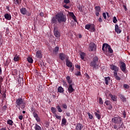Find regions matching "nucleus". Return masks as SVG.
I'll return each mask as SVG.
<instances>
[{
  "label": "nucleus",
  "instance_id": "obj_52",
  "mask_svg": "<svg viewBox=\"0 0 130 130\" xmlns=\"http://www.w3.org/2000/svg\"><path fill=\"white\" fill-rule=\"evenodd\" d=\"M52 22L53 23H55L56 22V20L55 19V17H53L52 19Z\"/></svg>",
  "mask_w": 130,
  "mask_h": 130
},
{
  "label": "nucleus",
  "instance_id": "obj_36",
  "mask_svg": "<svg viewBox=\"0 0 130 130\" xmlns=\"http://www.w3.org/2000/svg\"><path fill=\"white\" fill-rule=\"evenodd\" d=\"M59 50V48L58 47H55L53 50L54 53H56Z\"/></svg>",
  "mask_w": 130,
  "mask_h": 130
},
{
  "label": "nucleus",
  "instance_id": "obj_58",
  "mask_svg": "<svg viewBox=\"0 0 130 130\" xmlns=\"http://www.w3.org/2000/svg\"><path fill=\"white\" fill-rule=\"evenodd\" d=\"M108 109H109L110 110H111V109H112V106H111V105H109V107H108Z\"/></svg>",
  "mask_w": 130,
  "mask_h": 130
},
{
  "label": "nucleus",
  "instance_id": "obj_32",
  "mask_svg": "<svg viewBox=\"0 0 130 130\" xmlns=\"http://www.w3.org/2000/svg\"><path fill=\"white\" fill-rule=\"evenodd\" d=\"M27 59V61L29 63H33V59L32 58V57H28Z\"/></svg>",
  "mask_w": 130,
  "mask_h": 130
},
{
  "label": "nucleus",
  "instance_id": "obj_41",
  "mask_svg": "<svg viewBox=\"0 0 130 130\" xmlns=\"http://www.w3.org/2000/svg\"><path fill=\"white\" fill-rule=\"evenodd\" d=\"M113 22L115 24L117 23V19H116V17L114 16L113 19Z\"/></svg>",
  "mask_w": 130,
  "mask_h": 130
},
{
  "label": "nucleus",
  "instance_id": "obj_53",
  "mask_svg": "<svg viewBox=\"0 0 130 130\" xmlns=\"http://www.w3.org/2000/svg\"><path fill=\"white\" fill-rule=\"evenodd\" d=\"M18 118L20 119V120H22V119H23V115H21L19 116Z\"/></svg>",
  "mask_w": 130,
  "mask_h": 130
},
{
  "label": "nucleus",
  "instance_id": "obj_54",
  "mask_svg": "<svg viewBox=\"0 0 130 130\" xmlns=\"http://www.w3.org/2000/svg\"><path fill=\"white\" fill-rule=\"evenodd\" d=\"M64 3H65V4H69L70 0H64Z\"/></svg>",
  "mask_w": 130,
  "mask_h": 130
},
{
  "label": "nucleus",
  "instance_id": "obj_63",
  "mask_svg": "<svg viewBox=\"0 0 130 130\" xmlns=\"http://www.w3.org/2000/svg\"><path fill=\"white\" fill-rule=\"evenodd\" d=\"M40 16H43V13H40Z\"/></svg>",
  "mask_w": 130,
  "mask_h": 130
},
{
  "label": "nucleus",
  "instance_id": "obj_10",
  "mask_svg": "<svg viewBox=\"0 0 130 130\" xmlns=\"http://www.w3.org/2000/svg\"><path fill=\"white\" fill-rule=\"evenodd\" d=\"M68 58V56L62 53L59 54V58L61 60H64L66 58Z\"/></svg>",
  "mask_w": 130,
  "mask_h": 130
},
{
  "label": "nucleus",
  "instance_id": "obj_61",
  "mask_svg": "<svg viewBox=\"0 0 130 130\" xmlns=\"http://www.w3.org/2000/svg\"><path fill=\"white\" fill-rule=\"evenodd\" d=\"M79 10L80 11V12H83L81 8H79Z\"/></svg>",
  "mask_w": 130,
  "mask_h": 130
},
{
  "label": "nucleus",
  "instance_id": "obj_51",
  "mask_svg": "<svg viewBox=\"0 0 130 130\" xmlns=\"http://www.w3.org/2000/svg\"><path fill=\"white\" fill-rule=\"evenodd\" d=\"M75 68H76V69H78V70H80L81 69V66H80V65L76 64L75 65Z\"/></svg>",
  "mask_w": 130,
  "mask_h": 130
},
{
  "label": "nucleus",
  "instance_id": "obj_46",
  "mask_svg": "<svg viewBox=\"0 0 130 130\" xmlns=\"http://www.w3.org/2000/svg\"><path fill=\"white\" fill-rule=\"evenodd\" d=\"M33 115H34V117H35V118H36V117H37L38 116V114H37V113H36V112L33 113Z\"/></svg>",
  "mask_w": 130,
  "mask_h": 130
},
{
  "label": "nucleus",
  "instance_id": "obj_11",
  "mask_svg": "<svg viewBox=\"0 0 130 130\" xmlns=\"http://www.w3.org/2000/svg\"><path fill=\"white\" fill-rule=\"evenodd\" d=\"M120 68L122 72H125V70H126V66L124 62H122L121 63Z\"/></svg>",
  "mask_w": 130,
  "mask_h": 130
},
{
  "label": "nucleus",
  "instance_id": "obj_56",
  "mask_svg": "<svg viewBox=\"0 0 130 130\" xmlns=\"http://www.w3.org/2000/svg\"><path fill=\"white\" fill-rule=\"evenodd\" d=\"M99 21L100 22V23L103 22V20H102V18H101V17H100L99 19Z\"/></svg>",
  "mask_w": 130,
  "mask_h": 130
},
{
  "label": "nucleus",
  "instance_id": "obj_1",
  "mask_svg": "<svg viewBox=\"0 0 130 130\" xmlns=\"http://www.w3.org/2000/svg\"><path fill=\"white\" fill-rule=\"evenodd\" d=\"M16 106H18L19 109L20 107L22 109L25 108V102L23 101L22 98H19L16 100Z\"/></svg>",
  "mask_w": 130,
  "mask_h": 130
},
{
  "label": "nucleus",
  "instance_id": "obj_45",
  "mask_svg": "<svg viewBox=\"0 0 130 130\" xmlns=\"http://www.w3.org/2000/svg\"><path fill=\"white\" fill-rule=\"evenodd\" d=\"M62 107L64 109H67V108H68V106H67V105L66 104H63L62 105Z\"/></svg>",
  "mask_w": 130,
  "mask_h": 130
},
{
  "label": "nucleus",
  "instance_id": "obj_64",
  "mask_svg": "<svg viewBox=\"0 0 130 130\" xmlns=\"http://www.w3.org/2000/svg\"><path fill=\"white\" fill-rule=\"evenodd\" d=\"M125 11H126V8H125Z\"/></svg>",
  "mask_w": 130,
  "mask_h": 130
},
{
  "label": "nucleus",
  "instance_id": "obj_25",
  "mask_svg": "<svg viewBox=\"0 0 130 130\" xmlns=\"http://www.w3.org/2000/svg\"><path fill=\"white\" fill-rule=\"evenodd\" d=\"M66 124H67V119L63 118L61 121V125L63 126V125H66Z\"/></svg>",
  "mask_w": 130,
  "mask_h": 130
},
{
  "label": "nucleus",
  "instance_id": "obj_22",
  "mask_svg": "<svg viewBox=\"0 0 130 130\" xmlns=\"http://www.w3.org/2000/svg\"><path fill=\"white\" fill-rule=\"evenodd\" d=\"M66 65L69 68H72V67H73V63H72V62L69 61L68 59H66Z\"/></svg>",
  "mask_w": 130,
  "mask_h": 130
},
{
  "label": "nucleus",
  "instance_id": "obj_50",
  "mask_svg": "<svg viewBox=\"0 0 130 130\" xmlns=\"http://www.w3.org/2000/svg\"><path fill=\"white\" fill-rule=\"evenodd\" d=\"M76 76H81V72L80 71H78L76 74Z\"/></svg>",
  "mask_w": 130,
  "mask_h": 130
},
{
  "label": "nucleus",
  "instance_id": "obj_43",
  "mask_svg": "<svg viewBox=\"0 0 130 130\" xmlns=\"http://www.w3.org/2000/svg\"><path fill=\"white\" fill-rule=\"evenodd\" d=\"M105 104L107 105V106H108V105H110V103H111V102H110V101H106L105 102Z\"/></svg>",
  "mask_w": 130,
  "mask_h": 130
},
{
  "label": "nucleus",
  "instance_id": "obj_47",
  "mask_svg": "<svg viewBox=\"0 0 130 130\" xmlns=\"http://www.w3.org/2000/svg\"><path fill=\"white\" fill-rule=\"evenodd\" d=\"M35 118L36 120H37L38 122H40V117H38H38H36Z\"/></svg>",
  "mask_w": 130,
  "mask_h": 130
},
{
  "label": "nucleus",
  "instance_id": "obj_16",
  "mask_svg": "<svg viewBox=\"0 0 130 130\" xmlns=\"http://www.w3.org/2000/svg\"><path fill=\"white\" fill-rule=\"evenodd\" d=\"M94 115L96 116V117L98 118V119H101V115L100 114V112L99 111H96V112H94Z\"/></svg>",
  "mask_w": 130,
  "mask_h": 130
},
{
  "label": "nucleus",
  "instance_id": "obj_49",
  "mask_svg": "<svg viewBox=\"0 0 130 130\" xmlns=\"http://www.w3.org/2000/svg\"><path fill=\"white\" fill-rule=\"evenodd\" d=\"M16 2L18 5H20L22 3V0H16Z\"/></svg>",
  "mask_w": 130,
  "mask_h": 130
},
{
  "label": "nucleus",
  "instance_id": "obj_18",
  "mask_svg": "<svg viewBox=\"0 0 130 130\" xmlns=\"http://www.w3.org/2000/svg\"><path fill=\"white\" fill-rule=\"evenodd\" d=\"M20 12L22 15H26V14L28 13V11H27V9H26V8H22L20 9Z\"/></svg>",
  "mask_w": 130,
  "mask_h": 130
},
{
  "label": "nucleus",
  "instance_id": "obj_8",
  "mask_svg": "<svg viewBox=\"0 0 130 130\" xmlns=\"http://www.w3.org/2000/svg\"><path fill=\"white\" fill-rule=\"evenodd\" d=\"M110 69L112 71H114V74H115V73H117V72H118V71L119 70L118 67L115 66V65L114 64L110 65Z\"/></svg>",
  "mask_w": 130,
  "mask_h": 130
},
{
  "label": "nucleus",
  "instance_id": "obj_29",
  "mask_svg": "<svg viewBox=\"0 0 130 130\" xmlns=\"http://www.w3.org/2000/svg\"><path fill=\"white\" fill-rule=\"evenodd\" d=\"M114 76L115 77L116 80H117V81H120V77L117 76V73L115 72V74H114Z\"/></svg>",
  "mask_w": 130,
  "mask_h": 130
},
{
  "label": "nucleus",
  "instance_id": "obj_26",
  "mask_svg": "<svg viewBox=\"0 0 130 130\" xmlns=\"http://www.w3.org/2000/svg\"><path fill=\"white\" fill-rule=\"evenodd\" d=\"M35 130H43L42 128H41V126H39V125H38L37 124H35Z\"/></svg>",
  "mask_w": 130,
  "mask_h": 130
},
{
  "label": "nucleus",
  "instance_id": "obj_48",
  "mask_svg": "<svg viewBox=\"0 0 130 130\" xmlns=\"http://www.w3.org/2000/svg\"><path fill=\"white\" fill-rule=\"evenodd\" d=\"M103 17H104V19H105V20H106L107 19V17H106V13L105 12H104L103 13Z\"/></svg>",
  "mask_w": 130,
  "mask_h": 130
},
{
  "label": "nucleus",
  "instance_id": "obj_23",
  "mask_svg": "<svg viewBox=\"0 0 130 130\" xmlns=\"http://www.w3.org/2000/svg\"><path fill=\"white\" fill-rule=\"evenodd\" d=\"M54 117H55L57 119H59V120H61V116L59 115V114H55L53 115Z\"/></svg>",
  "mask_w": 130,
  "mask_h": 130
},
{
  "label": "nucleus",
  "instance_id": "obj_38",
  "mask_svg": "<svg viewBox=\"0 0 130 130\" xmlns=\"http://www.w3.org/2000/svg\"><path fill=\"white\" fill-rule=\"evenodd\" d=\"M17 74H18V71H17V70H14L12 71V75L13 76H16V75H17Z\"/></svg>",
  "mask_w": 130,
  "mask_h": 130
},
{
  "label": "nucleus",
  "instance_id": "obj_39",
  "mask_svg": "<svg viewBox=\"0 0 130 130\" xmlns=\"http://www.w3.org/2000/svg\"><path fill=\"white\" fill-rule=\"evenodd\" d=\"M1 94L2 95V98H3V100H6V92H4L3 93H2L1 92Z\"/></svg>",
  "mask_w": 130,
  "mask_h": 130
},
{
  "label": "nucleus",
  "instance_id": "obj_34",
  "mask_svg": "<svg viewBox=\"0 0 130 130\" xmlns=\"http://www.w3.org/2000/svg\"><path fill=\"white\" fill-rule=\"evenodd\" d=\"M85 56H86V54H85V53H84V52H82L80 54V57H81V59H84L85 58Z\"/></svg>",
  "mask_w": 130,
  "mask_h": 130
},
{
  "label": "nucleus",
  "instance_id": "obj_35",
  "mask_svg": "<svg viewBox=\"0 0 130 130\" xmlns=\"http://www.w3.org/2000/svg\"><path fill=\"white\" fill-rule=\"evenodd\" d=\"M56 108L57 109L58 112H62V110L61 109V108H60V106H59V105H58Z\"/></svg>",
  "mask_w": 130,
  "mask_h": 130
},
{
  "label": "nucleus",
  "instance_id": "obj_7",
  "mask_svg": "<svg viewBox=\"0 0 130 130\" xmlns=\"http://www.w3.org/2000/svg\"><path fill=\"white\" fill-rule=\"evenodd\" d=\"M97 48L96 45L94 43H91L89 44L88 50L89 51H95Z\"/></svg>",
  "mask_w": 130,
  "mask_h": 130
},
{
  "label": "nucleus",
  "instance_id": "obj_44",
  "mask_svg": "<svg viewBox=\"0 0 130 130\" xmlns=\"http://www.w3.org/2000/svg\"><path fill=\"white\" fill-rule=\"evenodd\" d=\"M123 87L124 89H129V86L127 84H124L123 85Z\"/></svg>",
  "mask_w": 130,
  "mask_h": 130
},
{
  "label": "nucleus",
  "instance_id": "obj_20",
  "mask_svg": "<svg viewBox=\"0 0 130 130\" xmlns=\"http://www.w3.org/2000/svg\"><path fill=\"white\" fill-rule=\"evenodd\" d=\"M69 15L70 16V17L72 18V19H74L75 22H77V18L76 17V16H75V14H74V13L73 12L69 13Z\"/></svg>",
  "mask_w": 130,
  "mask_h": 130
},
{
  "label": "nucleus",
  "instance_id": "obj_55",
  "mask_svg": "<svg viewBox=\"0 0 130 130\" xmlns=\"http://www.w3.org/2000/svg\"><path fill=\"white\" fill-rule=\"evenodd\" d=\"M100 12H95V15L97 17L99 16Z\"/></svg>",
  "mask_w": 130,
  "mask_h": 130
},
{
  "label": "nucleus",
  "instance_id": "obj_31",
  "mask_svg": "<svg viewBox=\"0 0 130 130\" xmlns=\"http://www.w3.org/2000/svg\"><path fill=\"white\" fill-rule=\"evenodd\" d=\"M63 88L61 86H59L58 88V92H59V93H63Z\"/></svg>",
  "mask_w": 130,
  "mask_h": 130
},
{
  "label": "nucleus",
  "instance_id": "obj_2",
  "mask_svg": "<svg viewBox=\"0 0 130 130\" xmlns=\"http://www.w3.org/2000/svg\"><path fill=\"white\" fill-rule=\"evenodd\" d=\"M56 19L57 20L59 23H61V22H66L67 21V18H66V16L63 15V14L60 13L56 15Z\"/></svg>",
  "mask_w": 130,
  "mask_h": 130
},
{
  "label": "nucleus",
  "instance_id": "obj_60",
  "mask_svg": "<svg viewBox=\"0 0 130 130\" xmlns=\"http://www.w3.org/2000/svg\"><path fill=\"white\" fill-rule=\"evenodd\" d=\"M79 37L80 38H82V35L79 34Z\"/></svg>",
  "mask_w": 130,
  "mask_h": 130
},
{
  "label": "nucleus",
  "instance_id": "obj_15",
  "mask_svg": "<svg viewBox=\"0 0 130 130\" xmlns=\"http://www.w3.org/2000/svg\"><path fill=\"white\" fill-rule=\"evenodd\" d=\"M54 33L55 37L57 38H59V37H60V34L55 28L54 29Z\"/></svg>",
  "mask_w": 130,
  "mask_h": 130
},
{
  "label": "nucleus",
  "instance_id": "obj_12",
  "mask_svg": "<svg viewBox=\"0 0 130 130\" xmlns=\"http://www.w3.org/2000/svg\"><path fill=\"white\" fill-rule=\"evenodd\" d=\"M115 31L117 34H120L121 33V30L119 29V27L117 24H115Z\"/></svg>",
  "mask_w": 130,
  "mask_h": 130
},
{
  "label": "nucleus",
  "instance_id": "obj_59",
  "mask_svg": "<svg viewBox=\"0 0 130 130\" xmlns=\"http://www.w3.org/2000/svg\"><path fill=\"white\" fill-rule=\"evenodd\" d=\"M0 75H2V67H0Z\"/></svg>",
  "mask_w": 130,
  "mask_h": 130
},
{
  "label": "nucleus",
  "instance_id": "obj_5",
  "mask_svg": "<svg viewBox=\"0 0 130 130\" xmlns=\"http://www.w3.org/2000/svg\"><path fill=\"white\" fill-rule=\"evenodd\" d=\"M112 121L116 124H120V123H121V122L122 121V119L119 116H117L113 118L112 119Z\"/></svg>",
  "mask_w": 130,
  "mask_h": 130
},
{
  "label": "nucleus",
  "instance_id": "obj_6",
  "mask_svg": "<svg viewBox=\"0 0 130 130\" xmlns=\"http://www.w3.org/2000/svg\"><path fill=\"white\" fill-rule=\"evenodd\" d=\"M85 29H87V30H88L90 32H94L95 25L93 24H86L85 25Z\"/></svg>",
  "mask_w": 130,
  "mask_h": 130
},
{
  "label": "nucleus",
  "instance_id": "obj_42",
  "mask_svg": "<svg viewBox=\"0 0 130 130\" xmlns=\"http://www.w3.org/2000/svg\"><path fill=\"white\" fill-rule=\"evenodd\" d=\"M99 103L102 105V104H103V101L102 100V98H99Z\"/></svg>",
  "mask_w": 130,
  "mask_h": 130
},
{
  "label": "nucleus",
  "instance_id": "obj_30",
  "mask_svg": "<svg viewBox=\"0 0 130 130\" xmlns=\"http://www.w3.org/2000/svg\"><path fill=\"white\" fill-rule=\"evenodd\" d=\"M51 112H52L53 115L55 114H56V109H55L54 107H52L51 108Z\"/></svg>",
  "mask_w": 130,
  "mask_h": 130
},
{
  "label": "nucleus",
  "instance_id": "obj_37",
  "mask_svg": "<svg viewBox=\"0 0 130 130\" xmlns=\"http://www.w3.org/2000/svg\"><path fill=\"white\" fill-rule=\"evenodd\" d=\"M95 12H101V8L100 6H96L95 7Z\"/></svg>",
  "mask_w": 130,
  "mask_h": 130
},
{
  "label": "nucleus",
  "instance_id": "obj_40",
  "mask_svg": "<svg viewBox=\"0 0 130 130\" xmlns=\"http://www.w3.org/2000/svg\"><path fill=\"white\" fill-rule=\"evenodd\" d=\"M87 114H88V117L90 119H93V115H92V114H91V113L88 112Z\"/></svg>",
  "mask_w": 130,
  "mask_h": 130
},
{
  "label": "nucleus",
  "instance_id": "obj_24",
  "mask_svg": "<svg viewBox=\"0 0 130 130\" xmlns=\"http://www.w3.org/2000/svg\"><path fill=\"white\" fill-rule=\"evenodd\" d=\"M7 122V124L10 125V126H13V124H14V121H13V120L11 119H8Z\"/></svg>",
  "mask_w": 130,
  "mask_h": 130
},
{
  "label": "nucleus",
  "instance_id": "obj_21",
  "mask_svg": "<svg viewBox=\"0 0 130 130\" xmlns=\"http://www.w3.org/2000/svg\"><path fill=\"white\" fill-rule=\"evenodd\" d=\"M4 17L6 20H8L10 21L11 19H12V16H11V14H9L8 13L5 14Z\"/></svg>",
  "mask_w": 130,
  "mask_h": 130
},
{
  "label": "nucleus",
  "instance_id": "obj_4",
  "mask_svg": "<svg viewBox=\"0 0 130 130\" xmlns=\"http://www.w3.org/2000/svg\"><path fill=\"white\" fill-rule=\"evenodd\" d=\"M99 66V61H98V57L95 56L93 57V61L90 63V67L97 68Z\"/></svg>",
  "mask_w": 130,
  "mask_h": 130
},
{
  "label": "nucleus",
  "instance_id": "obj_33",
  "mask_svg": "<svg viewBox=\"0 0 130 130\" xmlns=\"http://www.w3.org/2000/svg\"><path fill=\"white\" fill-rule=\"evenodd\" d=\"M4 81L3 77H0V93H2V82Z\"/></svg>",
  "mask_w": 130,
  "mask_h": 130
},
{
  "label": "nucleus",
  "instance_id": "obj_9",
  "mask_svg": "<svg viewBox=\"0 0 130 130\" xmlns=\"http://www.w3.org/2000/svg\"><path fill=\"white\" fill-rule=\"evenodd\" d=\"M74 86H75L74 83H72V84H69V87L68 89L69 93H73V92L75 91V89H74Z\"/></svg>",
  "mask_w": 130,
  "mask_h": 130
},
{
  "label": "nucleus",
  "instance_id": "obj_28",
  "mask_svg": "<svg viewBox=\"0 0 130 130\" xmlns=\"http://www.w3.org/2000/svg\"><path fill=\"white\" fill-rule=\"evenodd\" d=\"M105 84L107 85H108V84H109V81H110V77H106L105 78Z\"/></svg>",
  "mask_w": 130,
  "mask_h": 130
},
{
  "label": "nucleus",
  "instance_id": "obj_13",
  "mask_svg": "<svg viewBox=\"0 0 130 130\" xmlns=\"http://www.w3.org/2000/svg\"><path fill=\"white\" fill-rule=\"evenodd\" d=\"M36 56L38 58H42V51L39 50L36 52Z\"/></svg>",
  "mask_w": 130,
  "mask_h": 130
},
{
  "label": "nucleus",
  "instance_id": "obj_19",
  "mask_svg": "<svg viewBox=\"0 0 130 130\" xmlns=\"http://www.w3.org/2000/svg\"><path fill=\"white\" fill-rule=\"evenodd\" d=\"M109 96L111 98L112 100L113 101H117V96L115 95H112V94H109Z\"/></svg>",
  "mask_w": 130,
  "mask_h": 130
},
{
  "label": "nucleus",
  "instance_id": "obj_27",
  "mask_svg": "<svg viewBox=\"0 0 130 130\" xmlns=\"http://www.w3.org/2000/svg\"><path fill=\"white\" fill-rule=\"evenodd\" d=\"M14 61H18V60H20V57H19V55H18V54L15 55L14 57Z\"/></svg>",
  "mask_w": 130,
  "mask_h": 130
},
{
  "label": "nucleus",
  "instance_id": "obj_14",
  "mask_svg": "<svg viewBox=\"0 0 130 130\" xmlns=\"http://www.w3.org/2000/svg\"><path fill=\"white\" fill-rule=\"evenodd\" d=\"M83 125L80 123H78L76 126V130H82V128H83Z\"/></svg>",
  "mask_w": 130,
  "mask_h": 130
},
{
  "label": "nucleus",
  "instance_id": "obj_17",
  "mask_svg": "<svg viewBox=\"0 0 130 130\" xmlns=\"http://www.w3.org/2000/svg\"><path fill=\"white\" fill-rule=\"evenodd\" d=\"M66 80H67L69 85H73V80L71 79V77L67 76L66 77Z\"/></svg>",
  "mask_w": 130,
  "mask_h": 130
},
{
  "label": "nucleus",
  "instance_id": "obj_62",
  "mask_svg": "<svg viewBox=\"0 0 130 130\" xmlns=\"http://www.w3.org/2000/svg\"><path fill=\"white\" fill-rule=\"evenodd\" d=\"M22 113H23V114H25V113H26V111H22Z\"/></svg>",
  "mask_w": 130,
  "mask_h": 130
},
{
  "label": "nucleus",
  "instance_id": "obj_57",
  "mask_svg": "<svg viewBox=\"0 0 130 130\" xmlns=\"http://www.w3.org/2000/svg\"><path fill=\"white\" fill-rule=\"evenodd\" d=\"M64 8H65V9H70V7L67 6L66 5L63 6Z\"/></svg>",
  "mask_w": 130,
  "mask_h": 130
},
{
  "label": "nucleus",
  "instance_id": "obj_3",
  "mask_svg": "<svg viewBox=\"0 0 130 130\" xmlns=\"http://www.w3.org/2000/svg\"><path fill=\"white\" fill-rule=\"evenodd\" d=\"M102 50L105 52H109L110 53H112V52H113V50L111 49L110 46L107 44H104L103 45Z\"/></svg>",
  "mask_w": 130,
  "mask_h": 130
}]
</instances>
